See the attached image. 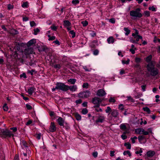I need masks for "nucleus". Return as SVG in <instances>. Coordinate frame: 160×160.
<instances>
[{
	"mask_svg": "<svg viewBox=\"0 0 160 160\" xmlns=\"http://www.w3.org/2000/svg\"><path fill=\"white\" fill-rule=\"evenodd\" d=\"M111 115L113 117L116 118L118 115V112L116 109H113L111 111Z\"/></svg>",
	"mask_w": 160,
	"mask_h": 160,
	"instance_id": "nucleus-14",
	"label": "nucleus"
},
{
	"mask_svg": "<svg viewBox=\"0 0 160 160\" xmlns=\"http://www.w3.org/2000/svg\"><path fill=\"white\" fill-rule=\"evenodd\" d=\"M143 109L144 111L147 112L148 113H150L151 111L150 110L148 107H146L143 108Z\"/></svg>",
	"mask_w": 160,
	"mask_h": 160,
	"instance_id": "nucleus-30",
	"label": "nucleus"
},
{
	"mask_svg": "<svg viewBox=\"0 0 160 160\" xmlns=\"http://www.w3.org/2000/svg\"><path fill=\"white\" fill-rule=\"evenodd\" d=\"M82 24L83 26H86L88 24V22L87 21H85L82 22Z\"/></svg>",
	"mask_w": 160,
	"mask_h": 160,
	"instance_id": "nucleus-51",
	"label": "nucleus"
},
{
	"mask_svg": "<svg viewBox=\"0 0 160 160\" xmlns=\"http://www.w3.org/2000/svg\"><path fill=\"white\" fill-rule=\"evenodd\" d=\"M35 42H36L35 40L34 39H32L30 40V41H29L28 42V45L31 46V45H32L33 44H34V43H35Z\"/></svg>",
	"mask_w": 160,
	"mask_h": 160,
	"instance_id": "nucleus-26",
	"label": "nucleus"
},
{
	"mask_svg": "<svg viewBox=\"0 0 160 160\" xmlns=\"http://www.w3.org/2000/svg\"><path fill=\"white\" fill-rule=\"evenodd\" d=\"M109 22L112 23H115V19L113 18L110 19L109 20Z\"/></svg>",
	"mask_w": 160,
	"mask_h": 160,
	"instance_id": "nucleus-56",
	"label": "nucleus"
},
{
	"mask_svg": "<svg viewBox=\"0 0 160 160\" xmlns=\"http://www.w3.org/2000/svg\"><path fill=\"white\" fill-rule=\"evenodd\" d=\"M75 102L77 104H80L81 103V102H82V101L81 100V99H79L78 100H76Z\"/></svg>",
	"mask_w": 160,
	"mask_h": 160,
	"instance_id": "nucleus-64",
	"label": "nucleus"
},
{
	"mask_svg": "<svg viewBox=\"0 0 160 160\" xmlns=\"http://www.w3.org/2000/svg\"><path fill=\"white\" fill-rule=\"evenodd\" d=\"M69 33L72 35V37L74 38L75 37V33L73 30H71L69 31Z\"/></svg>",
	"mask_w": 160,
	"mask_h": 160,
	"instance_id": "nucleus-37",
	"label": "nucleus"
},
{
	"mask_svg": "<svg viewBox=\"0 0 160 160\" xmlns=\"http://www.w3.org/2000/svg\"><path fill=\"white\" fill-rule=\"evenodd\" d=\"M79 1L78 0H73L72 1V3L74 4H77L79 3Z\"/></svg>",
	"mask_w": 160,
	"mask_h": 160,
	"instance_id": "nucleus-54",
	"label": "nucleus"
},
{
	"mask_svg": "<svg viewBox=\"0 0 160 160\" xmlns=\"http://www.w3.org/2000/svg\"><path fill=\"white\" fill-rule=\"evenodd\" d=\"M105 119V117L103 114H99L98 119L95 122L96 123H102L104 121Z\"/></svg>",
	"mask_w": 160,
	"mask_h": 160,
	"instance_id": "nucleus-10",
	"label": "nucleus"
},
{
	"mask_svg": "<svg viewBox=\"0 0 160 160\" xmlns=\"http://www.w3.org/2000/svg\"><path fill=\"white\" fill-rule=\"evenodd\" d=\"M83 68L85 70L86 72H90L92 70L91 68H88L86 66H83Z\"/></svg>",
	"mask_w": 160,
	"mask_h": 160,
	"instance_id": "nucleus-39",
	"label": "nucleus"
},
{
	"mask_svg": "<svg viewBox=\"0 0 160 160\" xmlns=\"http://www.w3.org/2000/svg\"><path fill=\"white\" fill-rule=\"evenodd\" d=\"M149 9L150 10H151L152 11H156V8L154 6H152L151 7H149Z\"/></svg>",
	"mask_w": 160,
	"mask_h": 160,
	"instance_id": "nucleus-41",
	"label": "nucleus"
},
{
	"mask_svg": "<svg viewBox=\"0 0 160 160\" xmlns=\"http://www.w3.org/2000/svg\"><path fill=\"white\" fill-rule=\"evenodd\" d=\"M119 108L121 110L123 111L124 109L123 106L122 104H121L119 105Z\"/></svg>",
	"mask_w": 160,
	"mask_h": 160,
	"instance_id": "nucleus-55",
	"label": "nucleus"
},
{
	"mask_svg": "<svg viewBox=\"0 0 160 160\" xmlns=\"http://www.w3.org/2000/svg\"><path fill=\"white\" fill-rule=\"evenodd\" d=\"M109 101L110 102H115V100L114 98H110L109 99Z\"/></svg>",
	"mask_w": 160,
	"mask_h": 160,
	"instance_id": "nucleus-52",
	"label": "nucleus"
},
{
	"mask_svg": "<svg viewBox=\"0 0 160 160\" xmlns=\"http://www.w3.org/2000/svg\"><path fill=\"white\" fill-rule=\"evenodd\" d=\"M67 88H68L67 91L68 90H70L72 92H75L77 89V87L76 85L71 86H67Z\"/></svg>",
	"mask_w": 160,
	"mask_h": 160,
	"instance_id": "nucleus-13",
	"label": "nucleus"
},
{
	"mask_svg": "<svg viewBox=\"0 0 160 160\" xmlns=\"http://www.w3.org/2000/svg\"><path fill=\"white\" fill-rule=\"evenodd\" d=\"M75 117L77 120L78 121L80 120L81 119V116L78 113H76L75 114Z\"/></svg>",
	"mask_w": 160,
	"mask_h": 160,
	"instance_id": "nucleus-29",
	"label": "nucleus"
},
{
	"mask_svg": "<svg viewBox=\"0 0 160 160\" xmlns=\"http://www.w3.org/2000/svg\"><path fill=\"white\" fill-rule=\"evenodd\" d=\"M144 131V129L142 128L137 129L135 130V132L138 134H142V132Z\"/></svg>",
	"mask_w": 160,
	"mask_h": 160,
	"instance_id": "nucleus-19",
	"label": "nucleus"
},
{
	"mask_svg": "<svg viewBox=\"0 0 160 160\" xmlns=\"http://www.w3.org/2000/svg\"><path fill=\"white\" fill-rule=\"evenodd\" d=\"M64 124L65 125H64V127H65L66 129H68L70 127L68 123L67 122H66Z\"/></svg>",
	"mask_w": 160,
	"mask_h": 160,
	"instance_id": "nucleus-53",
	"label": "nucleus"
},
{
	"mask_svg": "<svg viewBox=\"0 0 160 160\" xmlns=\"http://www.w3.org/2000/svg\"><path fill=\"white\" fill-rule=\"evenodd\" d=\"M49 130V131L51 132H53L56 131V127L54 122L51 123Z\"/></svg>",
	"mask_w": 160,
	"mask_h": 160,
	"instance_id": "nucleus-11",
	"label": "nucleus"
},
{
	"mask_svg": "<svg viewBox=\"0 0 160 160\" xmlns=\"http://www.w3.org/2000/svg\"><path fill=\"white\" fill-rule=\"evenodd\" d=\"M97 43V42L96 40H94L91 42L89 45V46L92 48H96L95 44Z\"/></svg>",
	"mask_w": 160,
	"mask_h": 160,
	"instance_id": "nucleus-21",
	"label": "nucleus"
},
{
	"mask_svg": "<svg viewBox=\"0 0 160 160\" xmlns=\"http://www.w3.org/2000/svg\"><path fill=\"white\" fill-rule=\"evenodd\" d=\"M135 62H139L141 61V59L139 58H136L135 59Z\"/></svg>",
	"mask_w": 160,
	"mask_h": 160,
	"instance_id": "nucleus-63",
	"label": "nucleus"
},
{
	"mask_svg": "<svg viewBox=\"0 0 160 160\" xmlns=\"http://www.w3.org/2000/svg\"><path fill=\"white\" fill-rule=\"evenodd\" d=\"M99 51L98 49H95L93 51V54L95 55H97L98 54Z\"/></svg>",
	"mask_w": 160,
	"mask_h": 160,
	"instance_id": "nucleus-46",
	"label": "nucleus"
},
{
	"mask_svg": "<svg viewBox=\"0 0 160 160\" xmlns=\"http://www.w3.org/2000/svg\"><path fill=\"white\" fill-rule=\"evenodd\" d=\"M155 154V152L152 151H149L147 152V155L148 157H153Z\"/></svg>",
	"mask_w": 160,
	"mask_h": 160,
	"instance_id": "nucleus-20",
	"label": "nucleus"
},
{
	"mask_svg": "<svg viewBox=\"0 0 160 160\" xmlns=\"http://www.w3.org/2000/svg\"><path fill=\"white\" fill-rule=\"evenodd\" d=\"M81 112L83 114H86L88 112V110L86 108H83L82 109Z\"/></svg>",
	"mask_w": 160,
	"mask_h": 160,
	"instance_id": "nucleus-34",
	"label": "nucleus"
},
{
	"mask_svg": "<svg viewBox=\"0 0 160 160\" xmlns=\"http://www.w3.org/2000/svg\"><path fill=\"white\" fill-rule=\"evenodd\" d=\"M135 50H136V49H129V51L131 52V53L132 54H134L135 53Z\"/></svg>",
	"mask_w": 160,
	"mask_h": 160,
	"instance_id": "nucleus-62",
	"label": "nucleus"
},
{
	"mask_svg": "<svg viewBox=\"0 0 160 160\" xmlns=\"http://www.w3.org/2000/svg\"><path fill=\"white\" fill-rule=\"evenodd\" d=\"M91 94V92L88 91H83L80 92L78 94L79 98H87L89 97Z\"/></svg>",
	"mask_w": 160,
	"mask_h": 160,
	"instance_id": "nucleus-5",
	"label": "nucleus"
},
{
	"mask_svg": "<svg viewBox=\"0 0 160 160\" xmlns=\"http://www.w3.org/2000/svg\"><path fill=\"white\" fill-rule=\"evenodd\" d=\"M57 117L58 119H57V121L58 124L60 126H63L64 128V124L65 122H66L64 119L60 117Z\"/></svg>",
	"mask_w": 160,
	"mask_h": 160,
	"instance_id": "nucleus-7",
	"label": "nucleus"
},
{
	"mask_svg": "<svg viewBox=\"0 0 160 160\" xmlns=\"http://www.w3.org/2000/svg\"><path fill=\"white\" fill-rule=\"evenodd\" d=\"M63 22V25L65 27L70 26L71 25V22L68 20H64Z\"/></svg>",
	"mask_w": 160,
	"mask_h": 160,
	"instance_id": "nucleus-16",
	"label": "nucleus"
},
{
	"mask_svg": "<svg viewBox=\"0 0 160 160\" xmlns=\"http://www.w3.org/2000/svg\"><path fill=\"white\" fill-rule=\"evenodd\" d=\"M20 143L22 148L28 147V144L23 139H21Z\"/></svg>",
	"mask_w": 160,
	"mask_h": 160,
	"instance_id": "nucleus-15",
	"label": "nucleus"
},
{
	"mask_svg": "<svg viewBox=\"0 0 160 160\" xmlns=\"http://www.w3.org/2000/svg\"><path fill=\"white\" fill-rule=\"evenodd\" d=\"M121 137L124 140L126 139L127 138V136L126 135V132H124L123 134L121 135Z\"/></svg>",
	"mask_w": 160,
	"mask_h": 160,
	"instance_id": "nucleus-40",
	"label": "nucleus"
},
{
	"mask_svg": "<svg viewBox=\"0 0 160 160\" xmlns=\"http://www.w3.org/2000/svg\"><path fill=\"white\" fill-rule=\"evenodd\" d=\"M144 14L145 16L149 17L150 16V12L149 11H146L144 12Z\"/></svg>",
	"mask_w": 160,
	"mask_h": 160,
	"instance_id": "nucleus-43",
	"label": "nucleus"
},
{
	"mask_svg": "<svg viewBox=\"0 0 160 160\" xmlns=\"http://www.w3.org/2000/svg\"><path fill=\"white\" fill-rule=\"evenodd\" d=\"M28 3L27 2H23L22 5V6L23 8L27 7Z\"/></svg>",
	"mask_w": 160,
	"mask_h": 160,
	"instance_id": "nucleus-49",
	"label": "nucleus"
},
{
	"mask_svg": "<svg viewBox=\"0 0 160 160\" xmlns=\"http://www.w3.org/2000/svg\"><path fill=\"white\" fill-rule=\"evenodd\" d=\"M142 149L141 148L139 151H136L135 152V153L136 154H138L140 153L139 155L140 156H141L142 155V154H141V153H142Z\"/></svg>",
	"mask_w": 160,
	"mask_h": 160,
	"instance_id": "nucleus-42",
	"label": "nucleus"
},
{
	"mask_svg": "<svg viewBox=\"0 0 160 160\" xmlns=\"http://www.w3.org/2000/svg\"><path fill=\"white\" fill-rule=\"evenodd\" d=\"M130 60L129 59H128L127 61H125L124 60H122V62L123 64H128L129 63Z\"/></svg>",
	"mask_w": 160,
	"mask_h": 160,
	"instance_id": "nucleus-31",
	"label": "nucleus"
},
{
	"mask_svg": "<svg viewBox=\"0 0 160 160\" xmlns=\"http://www.w3.org/2000/svg\"><path fill=\"white\" fill-rule=\"evenodd\" d=\"M134 30H135V32L132 34V36L133 37L134 39H136V41L137 42L140 39H142V37L138 35L139 32L138 30L136 29H135Z\"/></svg>",
	"mask_w": 160,
	"mask_h": 160,
	"instance_id": "nucleus-6",
	"label": "nucleus"
},
{
	"mask_svg": "<svg viewBox=\"0 0 160 160\" xmlns=\"http://www.w3.org/2000/svg\"><path fill=\"white\" fill-rule=\"evenodd\" d=\"M124 30L126 32L125 35L126 36L128 35L130 32V30L127 28H124Z\"/></svg>",
	"mask_w": 160,
	"mask_h": 160,
	"instance_id": "nucleus-23",
	"label": "nucleus"
},
{
	"mask_svg": "<svg viewBox=\"0 0 160 160\" xmlns=\"http://www.w3.org/2000/svg\"><path fill=\"white\" fill-rule=\"evenodd\" d=\"M53 67L56 69L58 70L60 68L61 66L59 64H56L53 65Z\"/></svg>",
	"mask_w": 160,
	"mask_h": 160,
	"instance_id": "nucleus-36",
	"label": "nucleus"
},
{
	"mask_svg": "<svg viewBox=\"0 0 160 160\" xmlns=\"http://www.w3.org/2000/svg\"><path fill=\"white\" fill-rule=\"evenodd\" d=\"M101 99L98 97H94L92 99V102L94 104H96V106L99 105L100 103L101 102Z\"/></svg>",
	"mask_w": 160,
	"mask_h": 160,
	"instance_id": "nucleus-8",
	"label": "nucleus"
},
{
	"mask_svg": "<svg viewBox=\"0 0 160 160\" xmlns=\"http://www.w3.org/2000/svg\"><path fill=\"white\" fill-rule=\"evenodd\" d=\"M124 146L126 147L127 149H130L131 148V144L129 142L125 143Z\"/></svg>",
	"mask_w": 160,
	"mask_h": 160,
	"instance_id": "nucleus-22",
	"label": "nucleus"
},
{
	"mask_svg": "<svg viewBox=\"0 0 160 160\" xmlns=\"http://www.w3.org/2000/svg\"><path fill=\"white\" fill-rule=\"evenodd\" d=\"M123 154L124 155L128 154L129 157H131V153L128 150L124 151L123 152Z\"/></svg>",
	"mask_w": 160,
	"mask_h": 160,
	"instance_id": "nucleus-32",
	"label": "nucleus"
},
{
	"mask_svg": "<svg viewBox=\"0 0 160 160\" xmlns=\"http://www.w3.org/2000/svg\"><path fill=\"white\" fill-rule=\"evenodd\" d=\"M24 53L27 56L30 54L34 53L33 49L31 48H28L25 49L24 50Z\"/></svg>",
	"mask_w": 160,
	"mask_h": 160,
	"instance_id": "nucleus-9",
	"label": "nucleus"
},
{
	"mask_svg": "<svg viewBox=\"0 0 160 160\" xmlns=\"http://www.w3.org/2000/svg\"><path fill=\"white\" fill-rule=\"evenodd\" d=\"M128 124L127 123H122L120 126V128L121 129L123 130H125L127 129V125Z\"/></svg>",
	"mask_w": 160,
	"mask_h": 160,
	"instance_id": "nucleus-17",
	"label": "nucleus"
},
{
	"mask_svg": "<svg viewBox=\"0 0 160 160\" xmlns=\"http://www.w3.org/2000/svg\"><path fill=\"white\" fill-rule=\"evenodd\" d=\"M154 65L152 62L149 63L147 66V68L150 72L151 74L153 76L156 75L158 73V69L154 67Z\"/></svg>",
	"mask_w": 160,
	"mask_h": 160,
	"instance_id": "nucleus-2",
	"label": "nucleus"
},
{
	"mask_svg": "<svg viewBox=\"0 0 160 160\" xmlns=\"http://www.w3.org/2000/svg\"><path fill=\"white\" fill-rule=\"evenodd\" d=\"M88 84L87 83H84L82 85V87L83 88H88Z\"/></svg>",
	"mask_w": 160,
	"mask_h": 160,
	"instance_id": "nucleus-47",
	"label": "nucleus"
},
{
	"mask_svg": "<svg viewBox=\"0 0 160 160\" xmlns=\"http://www.w3.org/2000/svg\"><path fill=\"white\" fill-rule=\"evenodd\" d=\"M140 8H138L135 10H133L130 12V15L133 19H136L141 18L142 16V14L141 12Z\"/></svg>",
	"mask_w": 160,
	"mask_h": 160,
	"instance_id": "nucleus-1",
	"label": "nucleus"
},
{
	"mask_svg": "<svg viewBox=\"0 0 160 160\" xmlns=\"http://www.w3.org/2000/svg\"><path fill=\"white\" fill-rule=\"evenodd\" d=\"M30 24L31 27H33L36 26V23L34 21L30 22Z\"/></svg>",
	"mask_w": 160,
	"mask_h": 160,
	"instance_id": "nucleus-61",
	"label": "nucleus"
},
{
	"mask_svg": "<svg viewBox=\"0 0 160 160\" xmlns=\"http://www.w3.org/2000/svg\"><path fill=\"white\" fill-rule=\"evenodd\" d=\"M0 135L8 137H13L14 136L13 134L11 131L8 129L4 130V129L0 130Z\"/></svg>",
	"mask_w": 160,
	"mask_h": 160,
	"instance_id": "nucleus-3",
	"label": "nucleus"
},
{
	"mask_svg": "<svg viewBox=\"0 0 160 160\" xmlns=\"http://www.w3.org/2000/svg\"><path fill=\"white\" fill-rule=\"evenodd\" d=\"M144 139H145V137L143 135L140 136L138 137V139L140 142H141Z\"/></svg>",
	"mask_w": 160,
	"mask_h": 160,
	"instance_id": "nucleus-28",
	"label": "nucleus"
},
{
	"mask_svg": "<svg viewBox=\"0 0 160 160\" xmlns=\"http://www.w3.org/2000/svg\"><path fill=\"white\" fill-rule=\"evenodd\" d=\"M99 105H98V106H94L95 108L96 107L95 110L97 112H102V110L101 108H99Z\"/></svg>",
	"mask_w": 160,
	"mask_h": 160,
	"instance_id": "nucleus-24",
	"label": "nucleus"
},
{
	"mask_svg": "<svg viewBox=\"0 0 160 160\" xmlns=\"http://www.w3.org/2000/svg\"><path fill=\"white\" fill-rule=\"evenodd\" d=\"M114 153H115L114 151H110V156L111 157H113V156H114V155H115Z\"/></svg>",
	"mask_w": 160,
	"mask_h": 160,
	"instance_id": "nucleus-59",
	"label": "nucleus"
},
{
	"mask_svg": "<svg viewBox=\"0 0 160 160\" xmlns=\"http://www.w3.org/2000/svg\"><path fill=\"white\" fill-rule=\"evenodd\" d=\"M152 59V56L151 55H150L146 58V60L147 62H149V63L151 62H150L151 61Z\"/></svg>",
	"mask_w": 160,
	"mask_h": 160,
	"instance_id": "nucleus-25",
	"label": "nucleus"
},
{
	"mask_svg": "<svg viewBox=\"0 0 160 160\" xmlns=\"http://www.w3.org/2000/svg\"><path fill=\"white\" fill-rule=\"evenodd\" d=\"M68 82H70L72 84H74L76 82L75 79H70L68 80Z\"/></svg>",
	"mask_w": 160,
	"mask_h": 160,
	"instance_id": "nucleus-33",
	"label": "nucleus"
},
{
	"mask_svg": "<svg viewBox=\"0 0 160 160\" xmlns=\"http://www.w3.org/2000/svg\"><path fill=\"white\" fill-rule=\"evenodd\" d=\"M67 85H66L63 83L58 82L56 84V88L57 90H60L63 91H67Z\"/></svg>",
	"mask_w": 160,
	"mask_h": 160,
	"instance_id": "nucleus-4",
	"label": "nucleus"
},
{
	"mask_svg": "<svg viewBox=\"0 0 160 160\" xmlns=\"http://www.w3.org/2000/svg\"><path fill=\"white\" fill-rule=\"evenodd\" d=\"M130 41L131 42L133 43H138V42H136V41L135 40L133 39L132 38H130Z\"/></svg>",
	"mask_w": 160,
	"mask_h": 160,
	"instance_id": "nucleus-57",
	"label": "nucleus"
},
{
	"mask_svg": "<svg viewBox=\"0 0 160 160\" xmlns=\"http://www.w3.org/2000/svg\"><path fill=\"white\" fill-rule=\"evenodd\" d=\"M90 35L92 37H93L96 35V33L92 31L90 33Z\"/></svg>",
	"mask_w": 160,
	"mask_h": 160,
	"instance_id": "nucleus-60",
	"label": "nucleus"
},
{
	"mask_svg": "<svg viewBox=\"0 0 160 160\" xmlns=\"http://www.w3.org/2000/svg\"><path fill=\"white\" fill-rule=\"evenodd\" d=\"M34 92V88L32 87H31L29 88L28 90V94L30 95H32Z\"/></svg>",
	"mask_w": 160,
	"mask_h": 160,
	"instance_id": "nucleus-27",
	"label": "nucleus"
},
{
	"mask_svg": "<svg viewBox=\"0 0 160 160\" xmlns=\"http://www.w3.org/2000/svg\"><path fill=\"white\" fill-rule=\"evenodd\" d=\"M26 107L28 109L31 110L32 108V107L29 104H27L26 105Z\"/></svg>",
	"mask_w": 160,
	"mask_h": 160,
	"instance_id": "nucleus-48",
	"label": "nucleus"
},
{
	"mask_svg": "<svg viewBox=\"0 0 160 160\" xmlns=\"http://www.w3.org/2000/svg\"><path fill=\"white\" fill-rule=\"evenodd\" d=\"M51 29L54 31H56L57 30V27L53 25L51 27Z\"/></svg>",
	"mask_w": 160,
	"mask_h": 160,
	"instance_id": "nucleus-45",
	"label": "nucleus"
},
{
	"mask_svg": "<svg viewBox=\"0 0 160 160\" xmlns=\"http://www.w3.org/2000/svg\"><path fill=\"white\" fill-rule=\"evenodd\" d=\"M107 41L109 44L113 43L114 42V39L113 37H110L107 39Z\"/></svg>",
	"mask_w": 160,
	"mask_h": 160,
	"instance_id": "nucleus-18",
	"label": "nucleus"
},
{
	"mask_svg": "<svg viewBox=\"0 0 160 160\" xmlns=\"http://www.w3.org/2000/svg\"><path fill=\"white\" fill-rule=\"evenodd\" d=\"M48 37H49L48 40L49 41L53 40L55 39V36L50 37V35H48Z\"/></svg>",
	"mask_w": 160,
	"mask_h": 160,
	"instance_id": "nucleus-50",
	"label": "nucleus"
},
{
	"mask_svg": "<svg viewBox=\"0 0 160 160\" xmlns=\"http://www.w3.org/2000/svg\"><path fill=\"white\" fill-rule=\"evenodd\" d=\"M106 93L103 89H99L97 92V94L100 97H103L106 95Z\"/></svg>",
	"mask_w": 160,
	"mask_h": 160,
	"instance_id": "nucleus-12",
	"label": "nucleus"
},
{
	"mask_svg": "<svg viewBox=\"0 0 160 160\" xmlns=\"http://www.w3.org/2000/svg\"><path fill=\"white\" fill-rule=\"evenodd\" d=\"M111 109L110 107H108L107 109L105 110V112L106 113H108L110 112H111Z\"/></svg>",
	"mask_w": 160,
	"mask_h": 160,
	"instance_id": "nucleus-44",
	"label": "nucleus"
},
{
	"mask_svg": "<svg viewBox=\"0 0 160 160\" xmlns=\"http://www.w3.org/2000/svg\"><path fill=\"white\" fill-rule=\"evenodd\" d=\"M3 108L4 111H8V106H7V104L5 103L4 104L3 107Z\"/></svg>",
	"mask_w": 160,
	"mask_h": 160,
	"instance_id": "nucleus-35",
	"label": "nucleus"
},
{
	"mask_svg": "<svg viewBox=\"0 0 160 160\" xmlns=\"http://www.w3.org/2000/svg\"><path fill=\"white\" fill-rule=\"evenodd\" d=\"M34 32L33 34L35 35H37L40 32L39 29L38 28L34 29Z\"/></svg>",
	"mask_w": 160,
	"mask_h": 160,
	"instance_id": "nucleus-38",
	"label": "nucleus"
},
{
	"mask_svg": "<svg viewBox=\"0 0 160 160\" xmlns=\"http://www.w3.org/2000/svg\"><path fill=\"white\" fill-rule=\"evenodd\" d=\"M8 9L10 10L13 8V6L10 4H9L8 6Z\"/></svg>",
	"mask_w": 160,
	"mask_h": 160,
	"instance_id": "nucleus-58",
	"label": "nucleus"
}]
</instances>
